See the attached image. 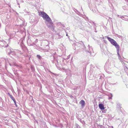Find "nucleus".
<instances>
[{"label": "nucleus", "instance_id": "obj_7", "mask_svg": "<svg viewBox=\"0 0 128 128\" xmlns=\"http://www.w3.org/2000/svg\"><path fill=\"white\" fill-rule=\"evenodd\" d=\"M80 104L81 105V106L82 107H84L85 104V102L84 100H81L80 102Z\"/></svg>", "mask_w": 128, "mask_h": 128}, {"label": "nucleus", "instance_id": "obj_6", "mask_svg": "<svg viewBox=\"0 0 128 128\" xmlns=\"http://www.w3.org/2000/svg\"><path fill=\"white\" fill-rule=\"evenodd\" d=\"M104 94H106V95H104V96H108V99H112V95L111 94H108V95H107L106 94V93L104 92Z\"/></svg>", "mask_w": 128, "mask_h": 128}, {"label": "nucleus", "instance_id": "obj_14", "mask_svg": "<svg viewBox=\"0 0 128 128\" xmlns=\"http://www.w3.org/2000/svg\"><path fill=\"white\" fill-rule=\"evenodd\" d=\"M126 69L128 70V68L127 67H126Z\"/></svg>", "mask_w": 128, "mask_h": 128}, {"label": "nucleus", "instance_id": "obj_1", "mask_svg": "<svg viewBox=\"0 0 128 128\" xmlns=\"http://www.w3.org/2000/svg\"><path fill=\"white\" fill-rule=\"evenodd\" d=\"M104 37L106 38H107V39L110 42L111 44L115 46V48L116 49V52L119 58L120 57V56L119 53L120 47L119 45L117 44L115 40L112 39L111 38L106 36Z\"/></svg>", "mask_w": 128, "mask_h": 128}, {"label": "nucleus", "instance_id": "obj_16", "mask_svg": "<svg viewBox=\"0 0 128 128\" xmlns=\"http://www.w3.org/2000/svg\"><path fill=\"white\" fill-rule=\"evenodd\" d=\"M124 7H123V8H124Z\"/></svg>", "mask_w": 128, "mask_h": 128}, {"label": "nucleus", "instance_id": "obj_11", "mask_svg": "<svg viewBox=\"0 0 128 128\" xmlns=\"http://www.w3.org/2000/svg\"><path fill=\"white\" fill-rule=\"evenodd\" d=\"M37 57H38V58H39V59H40V55H37Z\"/></svg>", "mask_w": 128, "mask_h": 128}, {"label": "nucleus", "instance_id": "obj_3", "mask_svg": "<svg viewBox=\"0 0 128 128\" xmlns=\"http://www.w3.org/2000/svg\"><path fill=\"white\" fill-rule=\"evenodd\" d=\"M40 13L42 17L43 18L48 22H50L51 21L50 18L44 12H40Z\"/></svg>", "mask_w": 128, "mask_h": 128}, {"label": "nucleus", "instance_id": "obj_12", "mask_svg": "<svg viewBox=\"0 0 128 128\" xmlns=\"http://www.w3.org/2000/svg\"><path fill=\"white\" fill-rule=\"evenodd\" d=\"M121 16H120V15H118V17H119V18H120V17Z\"/></svg>", "mask_w": 128, "mask_h": 128}, {"label": "nucleus", "instance_id": "obj_2", "mask_svg": "<svg viewBox=\"0 0 128 128\" xmlns=\"http://www.w3.org/2000/svg\"><path fill=\"white\" fill-rule=\"evenodd\" d=\"M104 37L106 38H107V39L110 42L111 44L115 46V48L116 49V52L119 58L120 57V56L119 53L120 47L119 45L117 44L115 40L112 39L111 38L106 36Z\"/></svg>", "mask_w": 128, "mask_h": 128}, {"label": "nucleus", "instance_id": "obj_9", "mask_svg": "<svg viewBox=\"0 0 128 128\" xmlns=\"http://www.w3.org/2000/svg\"><path fill=\"white\" fill-rule=\"evenodd\" d=\"M99 106L101 110H104V106L102 104H99Z\"/></svg>", "mask_w": 128, "mask_h": 128}, {"label": "nucleus", "instance_id": "obj_4", "mask_svg": "<svg viewBox=\"0 0 128 128\" xmlns=\"http://www.w3.org/2000/svg\"><path fill=\"white\" fill-rule=\"evenodd\" d=\"M107 108H108V106H107V108H106V107H104V115H105L106 116V119H108L110 118L111 116L108 113L107 114L106 113V112H105L106 111H107Z\"/></svg>", "mask_w": 128, "mask_h": 128}, {"label": "nucleus", "instance_id": "obj_13", "mask_svg": "<svg viewBox=\"0 0 128 128\" xmlns=\"http://www.w3.org/2000/svg\"><path fill=\"white\" fill-rule=\"evenodd\" d=\"M127 75L128 76V72H127Z\"/></svg>", "mask_w": 128, "mask_h": 128}, {"label": "nucleus", "instance_id": "obj_5", "mask_svg": "<svg viewBox=\"0 0 128 128\" xmlns=\"http://www.w3.org/2000/svg\"><path fill=\"white\" fill-rule=\"evenodd\" d=\"M120 18L125 20L128 21V16H121Z\"/></svg>", "mask_w": 128, "mask_h": 128}, {"label": "nucleus", "instance_id": "obj_15", "mask_svg": "<svg viewBox=\"0 0 128 128\" xmlns=\"http://www.w3.org/2000/svg\"><path fill=\"white\" fill-rule=\"evenodd\" d=\"M104 43H105L106 41H105V40H104Z\"/></svg>", "mask_w": 128, "mask_h": 128}, {"label": "nucleus", "instance_id": "obj_8", "mask_svg": "<svg viewBox=\"0 0 128 128\" xmlns=\"http://www.w3.org/2000/svg\"><path fill=\"white\" fill-rule=\"evenodd\" d=\"M9 95L10 97L14 101V103L16 104V101L14 98L13 97V96L12 95H11L10 94H9Z\"/></svg>", "mask_w": 128, "mask_h": 128}, {"label": "nucleus", "instance_id": "obj_10", "mask_svg": "<svg viewBox=\"0 0 128 128\" xmlns=\"http://www.w3.org/2000/svg\"><path fill=\"white\" fill-rule=\"evenodd\" d=\"M121 104H118L117 106V108L118 109L120 110L121 108H122V107L121 106Z\"/></svg>", "mask_w": 128, "mask_h": 128}]
</instances>
